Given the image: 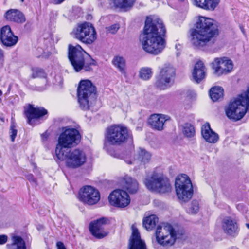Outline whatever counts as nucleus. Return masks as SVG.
Masks as SVG:
<instances>
[{"label":"nucleus","mask_w":249,"mask_h":249,"mask_svg":"<svg viewBox=\"0 0 249 249\" xmlns=\"http://www.w3.org/2000/svg\"><path fill=\"white\" fill-rule=\"evenodd\" d=\"M209 94L212 100L215 102L223 98L224 89L221 87L214 86L210 89Z\"/></svg>","instance_id":"nucleus-30"},{"label":"nucleus","mask_w":249,"mask_h":249,"mask_svg":"<svg viewBox=\"0 0 249 249\" xmlns=\"http://www.w3.org/2000/svg\"><path fill=\"white\" fill-rule=\"evenodd\" d=\"M45 73L44 71L40 68L32 69V77L33 78L45 77Z\"/></svg>","instance_id":"nucleus-40"},{"label":"nucleus","mask_w":249,"mask_h":249,"mask_svg":"<svg viewBox=\"0 0 249 249\" xmlns=\"http://www.w3.org/2000/svg\"><path fill=\"white\" fill-rule=\"evenodd\" d=\"M206 69L204 63L201 61L196 62L194 67L192 75L194 80L197 83H200L206 77Z\"/></svg>","instance_id":"nucleus-25"},{"label":"nucleus","mask_w":249,"mask_h":249,"mask_svg":"<svg viewBox=\"0 0 249 249\" xmlns=\"http://www.w3.org/2000/svg\"><path fill=\"white\" fill-rule=\"evenodd\" d=\"M65 156L60 160H66V165L70 168H77L83 165L86 161L87 157L85 152L79 149L66 150L64 152Z\"/></svg>","instance_id":"nucleus-10"},{"label":"nucleus","mask_w":249,"mask_h":249,"mask_svg":"<svg viewBox=\"0 0 249 249\" xmlns=\"http://www.w3.org/2000/svg\"><path fill=\"white\" fill-rule=\"evenodd\" d=\"M3 56V52L1 49H0V57H2Z\"/></svg>","instance_id":"nucleus-48"},{"label":"nucleus","mask_w":249,"mask_h":249,"mask_svg":"<svg viewBox=\"0 0 249 249\" xmlns=\"http://www.w3.org/2000/svg\"><path fill=\"white\" fill-rule=\"evenodd\" d=\"M0 39L2 44L7 47L14 46L18 41V37L13 32H0Z\"/></svg>","instance_id":"nucleus-29"},{"label":"nucleus","mask_w":249,"mask_h":249,"mask_svg":"<svg viewBox=\"0 0 249 249\" xmlns=\"http://www.w3.org/2000/svg\"><path fill=\"white\" fill-rule=\"evenodd\" d=\"M47 113V111L43 107H34L33 105H29L25 110V114L27 118L28 123L33 124V120L38 119Z\"/></svg>","instance_id":"nucleus-20"},{"label":"nucleus","mask_w":249,"mask_h":249,"mask_svg":"<svg viewBox=\"0 0 249 249\" xmlns=\"http://www.w3.org/2000/svg\"><path fill=\"white\" fill-rule=\"evenodd\" d=\"M179 1H181V2H183L184 1V0H178Z\"/></svg>","instance_id":"nucleus-52"},{"label":"nucleus","mask_w":249,"mask_h":249,"mask_svg":"<svg viewBox=\"0 0 249 249\" xmlns=\"http://www.w3.org/2000/svg\"><path fill=\"white\" fill-rule=\"evenodd\" d=\"M132 235L129 240V249H146L145 243L141 239L140 234L135 226H132Z\"/></svg>","instance_id":"nucleus-21"},{"label":"nucleus","mask_w":249,"mask_h":249,"mask_svg":"<svg viewBox=\"0 0 249 249\" xmlns=\"http://www.w3.org/2000/svg\"><path fill=\"white\" fill-rule=\"evenodd\" d=\"M246 226L248 228V229H249V224H248V223L246 224Z\"/></svg>","instance_id":"nucleus-51"},{"label":"nucleus","mask_w":249,"mask_h":249,"mask_svg":"<svg viewBox=\"0 0 249 249\" xmlns=\"http://www.w3.org/2000/svg\"><path fill=\"white\" fill-rule=\"evenodd\" d=\"M182 132L187 137H191L194 135L195 131L191 124H185L183 127Z\"/></svg>","instance_id":"nucleus-39"},{"label":"nucleus","mask_w":249,"mask_h":249,"mask_svg":"<svg viewBox=\"0 0 249 249\" xmlns=\"http://www.w3.org/2000/svg\"><path fill=\"white\" fill-rule=\"evenodd\" d=\"M138 154L139 160L143 164L148 163L151 160V154L143 148H140Z\"/></svg>","instance_id":"nucleus-34"},{"label":"nucleus","mask_w":249,"mask_h":249,"mask_svg":"<svg viewBox=\"0 0 249 249\" xmlns=\"http://www.w3.org/2000/svg\"><path fill=\"white\" fill-rule=\"evenodd\" d=\"M218 35V32H191L190 40L195 47L199 49L208 43H213Z\"/></svg>","instance_id":"nucleus-12"},{"label":"nucleus","mask_w":249,"mask_h":249,"mask_svg":"<svg viewBox=\"0 0 249 249\" xmlns=\"http://www.w3.org/2000/svg\"><path fill=\"white\" fill-rule=\"evenodd\" d=\"M56 246L57 249H66L64 244L60 241L57 242L56 243Z\"/></svg>","instance_id":"nucleus-44"},{"label":"nucleus","mask_w":249,"mask_h":249,"mask_svg":"<svg viewBox=\"0 0 249 249\" xmlns=\"http://www.w3.org/2000/svg\"><path fill=\"white\" fill-rule=\"evenodd\" d=\"M108 201L110 204L113 206L124 208L130 204V198L124 190L116 189L109 194Z\"/></svg>","instance_id":"nucleus-13"},{"label":"nucleus","mask_w":249,"mask_h":249,"mask_svg":"<svg viewBox=\"0 0 249 249\" xmlns=\"http://www.w3.org/2000/svg\"><path fill=\"white\" fill-rule=\"evenodd\" d=\"M21 2H23L24 0H20Z\"/></svg>","instance_id":"nucleus-53"},{"label":"nucleus","mask_w":249,"mask_h":249,"mask_svg":"<svg viewBox=\"0 0 249 249\" xmlns=\"http://www.w3.org/2000/svg\"><path fill=\"white\" fill-rule=\"evenodd\" d=\"M212 65L214 73L217 76L231 72L233 68L232 61L227 57L216 58Z\"/></svg>","instance_id":"nucleus-16"},{"label":"nucleus","mask_w":249,"mask_h":249,"mask_svg":"<svg viewBox=\"0 0 249 249\" xmlns=\"http://www.w3.org/2000/svg\"><path fill=\"white\" fill-rule=\"evenodd\" d=\"M165 32H142L139 36V41L143 50L146 53L158 55L166 47Z\"/></svg>","instance_id":"nucleus-2"},{"label":"nucleus","mask_w":249,"mask_h":249,"mask_svg":"<svg viewBox=\"0 0 249 249\" xmlns=\"http://www.w3.org/2000/svg\"><path fill=\"white\" fill-rule=\"evenodd\" d=\"M194 5L209 10H213L219 3L220 0H192Z\"/></svg>","instance_id":"nucleus-28"},{"label":"nucleus","mask_w":249,"mask_h":249,"mask_svg":"<svg viewBox=\"0 0 249 249\" xmlns=\"http://www.w3.org/2000/svg\"><path fill=\"white\" fill-rule=\"evenodd\" d=\"M201 134L204 140L209 143H215L218 139V135L210 127L209 123H206L201 127Z\"/></svg>","instance_id":"nucleus-23"},{"label":"nucleus","mask_w":249,"mask_h":249,"mask_svg":"<svg viewBox=\"0 0 249 249\" xmlns=\"http://www.w3.org/2000/svg\"><path fill=\"white\" fill-rule=\"evenodd\" d=\"M194 22L193 31H218V22L211 18L198 16L195 18Z\"/></svg>","instance_id":"nucleus-14"},{"label":"nucleus","mask_w":249,"mask_h":249,"mask_svg":"<svg viewBox=\"0 0 249 249\" xmlns=\"http://www.w3.org/2000/svg\"><path fill=\"white\" fill-rule=\"evenodd\" d=\"M129 139H132V135L127 127L119 125H114L107 130L106 140L110 145H120L125 143Z\"/></svg>","instance_id":"nucleus-6"},{"label":"nucleus","mask_w":249,"mask_h":249,"mask_svg":"<svg viewBox=\"0 0 249 249\" xmlns=\"http://www.w3.org/2000/svg\"><path fill=\"white\" fill-rule=\"evenodd\" d=\"M79 199L89 205L97 203L100 199L98 190L91 186H85L79 192Z\"/></svg>","instance_id":"nucleus-15"},{"label":"nucleus","mask_w":249,"mask_h":249,"mask_svg":"<svg viewBox=\"0 0 249 249\" xmlns=\"http://www.w3.org/2000/svg\"><path fill=\"white\" fill-rule=\"evenodd\" d=\"M144 183L148 190L160 193L170 192L172 189L169 180L157 172L147 177Z\"/></svg>","instance_id":"nucleus-7"},{"label":"nucleus","mask_w":249,"mask_h":249,"mask_svg":"<svg viewBox=\"0 0 249 249\" xmlns=\"http://www.w3.org/2000/svg\"><path fill=\"white\" fill-rule=\"evenodd\" d=\"M8 236L6 235H0V245H3L7 242Z\"/></svg>","instance_id":"nucleus-42"},{"label":"nucleus","mask_w":249,"mask_h":249,"mask_svg":"<svg viewBox=\"0 0 249 249\" xmlns=\"http://www.w3.org/2000/svg\"><path fill=\"white\" fill-rule=\"evenodd\" d=\"M135 162H136L135 160H133V161H130V162H128V163L129 164H134Z\"/></svg>","instance_id":"nucleus-50"},{"label":"nucleus","mask_w":249,"mask_h":249,"mask_svg":"<svg viewBox=\"0 0 249 249\" xmlns=\"http://www.w3.org/2000/svg\"><path fill=\"white\" fill-rule=\"evenodd\" d=\"M135 0H114V5L120 8L126 9L131 7Z\"/></svg>","instance_id":"nucleus-35"},{"label":"nucleus","mask_w":249,"mask_h":249,"mask_svg":"<svg viewBox=\"0 0 249 249\" xmlns=\"http://www.w3.org/2000/svg\"><path fill=\"white\" fill-rule=\"evenodd\" d=\"M152 75V71L151 68L148 67H143L139 71L140 78L144 80L149 79Z\"/></svg>","instance_id":"nucleus-36"},{"label":"nucleus","mask_w":249,"mask_h":249,"mask_svg":"<svg viewBox=\"0 0 249 249\" xmlns=\"http://www.w3.org/2000/svg\"><path fill=\"white\" fill-rule=\"evenodd\" d=\"M224 231L230 235L234 236L238 231V225L235 219L230 217H225L222 222Z\"/></svg>","instance_id":"nucleus-22"},{"label":"nucleus","mask_w":249,"mask_h":249,"mask_svg":"<svg viewBox=\"0 0 249 249\" xmlns=\"http://www.w3.org/2000/svg\"><path fill=\"white\" fill-rule=\"evenodd\" d=\"M68 58L76 72L82 70L85 71L92 70L91 66L96 65V61L79 45H69Z\"/></svg>","instance_id":"nucleus-1"},{"label":"nucleus","mask_w":249,"mask_h":249,"mask_svg":"<svg viewBox=\"0 0 249 249\" xmlns=\"http://www.w3.org/2000/svg\"><path fill=\"white\" fill-rule=\"evenodd\" d=\"M199 210V204L197 200H194L192 201L187 209V213L191 214L197 213Z\"/></svg>","instance_id":"nucleus-38"},{"label":"nucleus","mask_w":249,"mask_h":249,"mask_svg":"<svg viewBox=\"0 0 249 249\" xmlns=\"http://www.w3.org/2000/svg\"><path fill=\"white\" fill-rule=\"evenodd\" d=\"M27 178L28 180L31 182H34V183L36 182L35 178H34L33 175L32 174L28 175L27 176Z\"/></svg>","instance_id":"nucleus-45"},{"label":"nucleus","mask_w":249,"mask_h":249,"mask_svg":"<svg viewBox=\"0 0 249 249\" xmlns=\"http://www.w3.org/2000/svg\"><path fill=\"white\" fill-rule=\"evenodd\" d=\"M11 249H26L23 239L18 236H14L12 238Z\"/></svg>","instance_id":"nucleus-33"},{"label":"nucleus","mask_w":249,"mask_h":249,"mask_svg":"<svg viewBox=\"0 0 249 249\" xmlns=\"http://www.w3.org/2000/svg\"><path fill=\"white\" fill-rule=\"evenodd\" d=\"M121 185L123 189L130 194L136 193L139 189V184L135 178L126 176L122 180Z\"/></svg>","instance_id":"nucleus-26"},{"label":"nucleus","mask_w":249,"mask_h":249,"mask_svg":"<svg viewBox=\"0 0 249 249\" xmlns=\"http://www.w3.org/2000/svg\"><path fill=\"white\" fill-rule=\"evenodd\" d=\"M10 131L11 139L12 142H14L17 136V130L15 128V127L14 126H11Z\"/></svg>","instance_id":"nucleus-41"},{"label":"nucleus","mask_w":249,"mask_h":249,"mask_svg":"<svg viewBox=\"0 0 249 249\" xmlns=\"http://www.w3.org/2000/svg\"><path fill=\"white\" fill-rule=\"evenodd\" d=\"M175 188L178 198L183 202L189 201L192 197L193 189L191 181L185 174L176 178Z\"/></svg>","instance_id":"nucleus-9"},{"label":"nucleus","mask_w":249,"mask_h":249,"mask_svg":"<svg viewBox=\"0 0 249 249\" xmlns=\"http://www.w3.org/2000/svg\"><path fill=\"white\" fill-rule=\"evenodd\" d=\"M158 222L156 215L152 214L145 217L143 220V225L148 231L152 230Z\"/></svg>","instance_id":"nucleus-31"},{"label":"nucleus","mask_w":249,"mask_h":249,"mask_svg":"<svg viewBox=\"0 0 249 249\" xmlns=\"http://www.w3.org/2000/svg\"><path fill=\"white\" fill-rule=\"evenodd\" d=\"M76 31H95V29L91 23L84 22L77 25Z\"/></svg>","instance_id":"nucleus-37"},{"label":"nucleus","mask_w":249,"mask_h":249,"mask_svg":"<svg viewBox=\"0 0 249 249\" xmlns=\"http://www.w3.org/2000/svg\"><path fill=\"white\" fill-rule=\"evenodd\" d=\"M95 87L89 80H82L77 89L78 100L80 107L88 110L95 99Z\"/></svg>","instance_id":"nucleus-5"},{"label":"nucleus","mask_w":249,"mask_h":249,"mask_svg":"<svg viewBox=\"0 0 249 249\" xmlns=\"http://www.w3.org/2000/svg\"><path fill=\"white\" fill-rule=\"evenodd\" d=\"M41 136L43 137V138H44L45 139H46L47 137V135L46 133L43 134Z\"/></svg>","instance_id":"nucleus-49"},{"label":"nucleus","mask_w":249,"mask_h":249,"mask_svg":"<svg viewBox=\"0 0 249 249\" xmlns=\"http://www.w3.org/2000/svg\"><path fill=\"white\" fill-rule=\"evenodd\" d=\"M175 76V68L170 64H165L160 69L155 85L159 89H165L171 85Z\"/></svg>","instance_id":"nucleus-11"},{"label":"nucleus","mask_w":249,"mask_h":249,"mask_svg":"<svg viewBox=\"0 0 249 249\" xmlns=\"http://www.w3.org/2000/svg\"><path fill=\"white\" fill-rule=\"evenodd\" d=\"M0 31H11V29L9 25H6L1 28Z\"/></svg>","instance_id":"nucleus-46"},{"label":"nucleus","mask_w":249,"mask_h":249,"mask_svg":"<svg viewBox=\"0 0 249 249\" xmlns=\"http://www.w3.org/2000/svg\"><path fill=\"white\" fill-rule=\"evenodd\" d=\"M166 31L163 21L157 18L147 17L143 31Z\"/></svg>","instance_id":"nucleus-19"},{"label":"nucleus","mask_w":249,"mask_h":249,"mask_svg":"<svg viewBox=\"0 0 249 249\" xmlns=\"http://www.w3.org/2000/svg\"><path fill=\"white\" fill-rule=\"evenodd\" d=\"M71 36L85 44H90L97 38L96 32H71Z\"/></svg>","instance_id":"nucleus-24"},{"label":"nucleus","mask_w":249,"mask_h":249,"mask_svg":"<svg viewBox=\"0 0 249 249\" xmlns=\"http://www.w3.org/2000/svg\"><path fill=\"white\" fill-rule=\"evenodd\" d=\"M112 63L120 72L124 74L126 73V61L124 57L119 56L115 57L112 60Z\"/></svg>","instance_id":"nucleus-32"},{"label":"nucleus","mask_w":249,"mask_h":249,"mask_svg":"<svg viewBox=\"0 0 249 249\" xmlns=\"http://www.w3.org/2000/svg\"><path fill=\"white\" fill-rule=\"evenodd\" d=\"M249 109V88L247 90L231 101L226 109L227 116L230 119L239 120Z\"/></svg>","instance_id":"nucleus-4"},{"label":"nucleus","mask_w":249,"mask_h":249,"mask_svg":"<svg viewBox=\"0 0 249 249\" xmlns=\"http://www.w3.org/2000/svg\"><path fill=\"white\" fill-rule=\"evenodd\" d=\"M109 223L107 218L103 217L91 222L89 229L91 234L96 238L101 239L108 234V231L105 230V227Z\"/></svg>","instance_id":"nucleus-17"},{"label":"nucleus","mask_w":249,"mask_h":249,"mask_svg":"<svg viewBox=\"0 0 249 249\" xmlns=\"http://www.w3.org/2000/svg\"><path fill=\"white\" fill-rule=\"evenodd\" d=\"M60 135L55 149V154L58 159H63L64 152L69 148L76 146L80 142L81 135L79 131L73 128L66 127Z\"/></svg>","instance_id":"nucleus-3"},{"label":"nucleus","mask_w":249,"mask_h":249,"mask_svg":"<svg viewBox=\"0 0 249 249\" xmlns=\"http://www.w3.org/2000/svg\"><path fill=\"white\" fill-rule=\"evenodd\" d=\"M170 117L162 114H154L150 116L148 123L151 127L155 130L161 131L164 129L165 122L169 120Z\"/></svg>","instance_id":"nucleus-18"},{"label":"nucleus","mask_w":249,"mask_h":249,"mask_svg":"<svg viewBox=\"0 0 249 249\" xmlns=\"http://www.w3.org/2000/svg\"><path fill=\"white\" fill-rule=\"evenodd\" d=\"M156 237L157 242L160 245L166 247H171L176 240V231L171 224L163 223L157 226Z\"/></svg>","instance_id":"nucleus-8"},{"label":"nucleus","mask_w":249,"mask_h":249,"mask_svg":"<svg viewBox=\"0 0 249 249\" xmlns=\"http://www.w3.org/2000/svg\"><path fill=\"white\" fill-rule=\"evenodd\" d=\"M119 29V25L118 24H115L111 25L107 28V30L109 31H117Z\"/></svg>","instance_id":"nucleus-43"},{"label":"nucleus","mask_w":249,"mask_h":249,"mask_svg":"<svg viewBox=\"0 0 249 249\" xmlns=\"http://www.w3.org/2000/svg\"><path fill=\"white\" fill-rule=\"evenodd\" d=\"M54 4H60L62 3L65 0H52Z\"/></svg>","instance_id":"nucleus-47"},{"label":"nucleus","mask_w":249,"mask_h":249,"mask_svg":"<svg viewBox=\"0 0 249 249\" xmlns=\"http://www.w3.org/2000/svg\"><path fill=\"white\" fill-rule=\"evenodd\" d=\"M6 19L17 23H23L25 21V17L23 14L17 9H10L5 15Z\"/></svg>","instance_id":"nucleus-27"}]
</instances>
